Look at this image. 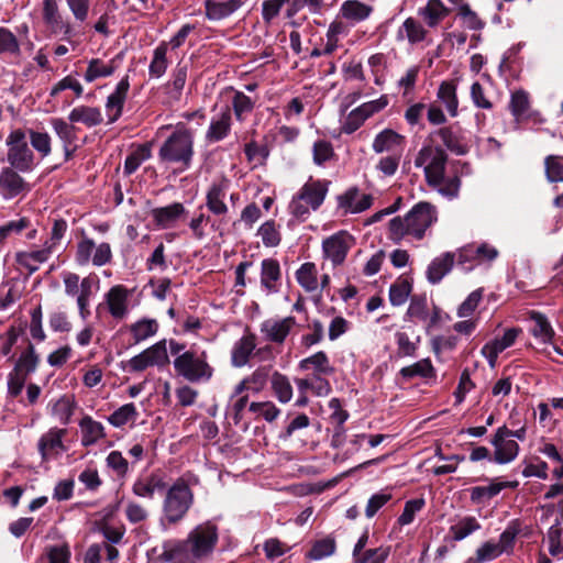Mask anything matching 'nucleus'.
Listing matches in <instances>:
<instances>
[{
    "label": "nucleus",
    "instance_id": "15",
    "mask_svg": "<svg viewBox=\"0 0 563 563\" xmlns=\"http://www.w3.org/2000/svg\"><path fill=\"white\" fill-rule=\"evenodd\" d=\"M130 89L129 76H124L117 85L114 91L108 97L106 109L108 123H114L120 119Z\"/></svg>",
    "mask_w": 563,
    "mask_h": 563
},
{
    "label": "nucleus",
    "instance_id": "23",
    "mask_svg": "<svg viewBox=\"0 0 563 563\" xmlns=\"http://www.w3.org/2000/svg\"><path fill=\"white\" fill-rule=\"evenodd\" d=\"M205 15L209 21H220L229 18L235 11H238L241 5V0H205Z\"/></svg>",
    "mask_w": 563,
    "mask_h": 563
},
{
    "label": "nucleus",
    "instance_id": "13",
    "mask_svg": "<svg viewBox=\"0 0 563 563\" xmlns=\"http://www.w3.org/2000/svg\"><path fill=\"white\" fill-rule=\"evenodd\" d=\"M187 214L188 210L181 202H173L168 206L151 210L153 222L159 229L174 228L176 222L184 219Z\"/></svg>",
    "mask_w": 563,
    "mask_h": 563
},
{
    "label": "nucleus",
    "instance_id": "58",
    "mask_svg": "<svg viewBox=\"0 0 563 563\" xmlns=\"http://www.w3.org/2000/svg\"><path fill=\"white\" fill-rule=\"evenodd\" d=\"M24 328H16L11 325L4 334L0 336L2 340V344L0 346V353L3 356H9V361L14 360V354H12V349L18 342L19 336L23 333Z\"/></svg>",
    "mask_w": 563,
    "mask_h": 563
},
{
    "label": "nucleus",
    "instance_id": "16",
    "mask_svg": "<svg viewBox=\"0 0 563 563\" xmlns=\"http://www.w3.org/2000/svg\"><path fill=\"white\" fill-rule=\"evenodd\" d=\"M329 181L312 180L311 178L298 191L299 200H303L312 210H317L323 203L328 192Z\"/></svg>",
    "mask_w": 563,
    "mask_h": 563
},
{
    "label": "nucleus",
    "instance_id": "14",
    "mask_svg": "<svg viewBox=\"0 0 563 563\" xmlns=\"http://www.w3.org/2000/svg\"><path fill=\"white\" fill-rule=\"evenodd\" d=\"M520 332L519 328L507 329L501 338H495L482 347L481 353L492 367H495L498 355L514 345Z\"/></svg>",
    "mask_w": 563,
    "mask_h": 563
},
{
    "label": "nucleus",
    "instance_id": "1",
    "mask_svg": "<svg viewBox=\"0 0 563 563\" xmlns=\"http://www.w3.org/2000/svg\"><path fill=\"white\" fill-rule=\"evenodd\" d=\"M195 132L184 122H178L174 131L159 146L157 156L163 164L177 165V170H188L195 156Z\"/></svg>",
    "mask_w": 563,
    "mask_h": 563
},
{
    "label": "nucleus",
    "instance_id": "46",
    "mask_svg": "<svg viewBox=\"0 0 563 563\" xmlns=\"http://www.w3.org/2000/svg\"><path fill=\"white\" fill-rule=\"evenodd\" d=\"M438 98L445 104L451 117L457 114L459 100L454 81H442L438 89Z\"/></svg>",
    "mask_w": 563,
    "mask_h": 563
},
{
    "label": "nucleus",
    "instance_id": "30",
    "mask_svg": "<svg viewBox=\"0 0 563 563\" xmlns=\"http://www.w3.org/2000/svg\"><path fill=\"white\" fill-rule=\"evenodd\" d=\"M66 429L51 428L46 433H44L38 440V452L43 461L48 460V452L60 449L63 451L66 450L63 438L66 435Z\"/></svg>",
    "mask_w": 563,
    "mask_h": 563
},
{
    "label": "nucleus",
    "instance_id": "42",
    "mask_svg": "<svg viewBox=\"0 0 563 563\" xmlns=\"http://www.w3.org/2000/svg\"><path fill=\"white\" fill-rule=\"evenodd\" d=\"M318 271L312 262L303 263L296 272L297 283L308 292L318 288Z\"/></svg>",
    "mask_w": 563,
    "mask_h": 563
},
{
    "label": "nucleus",
    "instance_id": "60",
    "mask_svg": "<svg viewBox=\"0 0 563 563\" xmlns=\"http://www.w3.org/2000/svg\"><path fill=\"white\" fill-rule=\"evenodd\" d=\"M258 235H261L262 241L265 246L274 247L280 243V233L276 229V224L274 220H268L264 222L258 229Z\"/></svg>",
    "mask_w": 563,
    "mask_h": 563
},
{
    "label": "nucleus",
    "instance_id": "24",
    "mask_svg": "<svg viewBox=\"0 0 563 563\" xmlns=\"http://www.w3.org/2000/svg\"><path fill=\"white\" fill-rule=\"evenodd\" d=\"M528 319L534 323L530 329V333L542 343L552 344L555 338V331L548 317L540 311L530 310L528 312Z\"/></svg>",
    "mask_w": 563,
    "mask_h": 563
},
{
    "label": "nucleus",
    "instance_id": "29",
    "mask_svg": "<svg viewBox=\"0 0 563 563\" xmlns=\"http://www.w3.org/2000/svg\"><path fill=\"white\" fill-rule=\"evenodd\" d=\"M357 197L358 189L356 187H352L338 197V205L340 208L352 213H360L371 208L373 203L372 195L364 194L361 199L354 203Z\"/></svg>",
    "mask_w": 563,
    "mask_h": 563
},
{
    "label": "nucleus",
    "instance_id": "41",
    "mask_svg": "<svg viewBox=\"0 0 563 563\" xmlns=\"http://www.w3.org/2000/svg\"><path fill=\"white\" fill-rule=\"evenodd\" d=\"M159 324L156 319L143 318L129 327L132 334L134 344H137L151 336H154L158 331Z\"/></svg>",
    "mask_w": 563,
    "mask_h": 563
},
{
    "label": "nucleus",
    "instance_id": "18",
    "mask_svg": "<svg viewBox=\"0 0 563 563\" xmlns=\"http://www.w3.org/2000/svg\"><path fill=\"white\" fill-rule=\"evenodd\" d=\"M232 112L227 106L218 117L211 119L209 129L206 132L208 143H217L224 140L231 132Z\"/></svg>",
    "mask_w": 563,
    "mask_h": 563
},
{
    "label": "nucleus",
    "instance_id": "49",
    "mask_svg": "<svg viewBox=\"0 0 563 563\" xmlns=\"http://www.w3.org/2000/svg\"><path fill=\"white\" fill-rule=\"evenodd\" d=\"M470 499L474 505H483L493 499L500 493V487L496 479L490 481L488 486H474L468 489Z\"/></svg>",
    "mask_w": 563,
    "mask_h": 563
},
{
    "label": "nucleus",
    "instance_id": "32",
    "mask_svg": "<svg viewBox=\"0 0 563 563\" xmlns=\"http://www.w3.org/2000/svg\"><path fill=\"white\" fill-rule=\"evenodd\" d=\"M79 427L81 429V445L85 448L93 445L106 437L102 423L93 420L90 416H84L79 421Z\"/></svg>",
    "mask_w": 563,
    "mask_h": 563
},
{
    "label": "nucleus",
    "instance_id": "22",
    "mask_svg": "<svg viewBox=\"0 0 563 563\" xmlns=\"http://www.w3.org/2000/svg\"><path fill=\"white\" fill-rule=\"evenodd\" d=\"M373 12L374 7L361 0H345L339 10L340 16L353 24L367 20Z\"/></svg>",
    "mask_w": 563,
    "mask_h": 563
},
{
    "label": "nucleus",
    "instance_id": "50",
    "mask_svg": "<svg viewBox=\"0 0 563 563\" xmlns=\"http://www.w3.org/2000/svg\"><path fill=\"white\" fill-rule=\"evenodd\" d=\"M76 408L74 397L63 396L53 406L52 413L58 418L62 424L70 423L71 417Z\"/></svg>",
    "mask_w": 563,
    "mask_h": 563
},
{
    "label": "nucleus",
    "instance_id": "8",
    "mask_svg": "<svg viewBox=\"0 0 563 563\" xmlns=\"http://www.w3.org/2000/svg\"><path fill=\"white\" fill-rule=\"evenodd\" d=\"M165 339L156 342L140 354L130 358L126 363L130 372H143L148 366L163 367L169 364Z\"/></svg>",
    "mask_w": 563,
    "mask_h": 563
},
{
    "label": "nucleus",
    "instance_id": "34",
    "mask_svg": "<svg viewBox=\"0 0 563 563\" xmlns=\"http://www.w3.org/2000/svg\"><path fill=\"white\" fill-rule=\"evenodd\" d=\"M454 264V255L450 252L444 253L440 257H435L428 266L427 279L431 284H438L452 269Z\"/></svg>",
    "mask_w": 563,
    "mask_h": 563
},
{
    "label": "nucleus",
    "instance_id": "12",
    "mask_svg": "<svg viewBox=\"0 0 563 563\" xmlns=\"http://www.w3.org/2000/svg\"><path fill=\"white\" fill-rule=\"evenodd\" d=\"M347 240H353L345 231H341L325 239L322 243L324 255L331 260L334 266L341 265L347 255L350 245Z\"/></svg>",
    "mask_w": 563,
    "mask_h": 563
},
{
    "label": "nucleus",
    "instance_id": "2",
    "mask_svg": "<svg viewBox=\"0 0 563 563\" xmlns=\"http://www.w3.org/2000/svg\"><path fill=\"white\" fill-rule=\"evenodd\" d=\"M448 159L449 155L445 150L441 146H435V152L429 164L424 166L423 172L428 186L452 200L459 197L461 180L457 173L445 178Z\"/></svg>",
    "mask_w": 563,
    "mask_h": 563
},
{
    "label": "nucleus",
    "instance_id": "21",
    "mask_svg": "<svg viewBox=\"0 0 563 563\" xmlns=\"http://www.w3.org/2000/svg\"><path fill=\"white\" fill-rule=\"evenodd\" d=\"M167 483L164 477L152 473L146 477L137 478L132 485V493L141 498L153 499L155 492H164Z\"/></svg>",
    "mask_w": 563,
    "mask_h": 563
},
{
    "label": "nucleus",
    "instance_id": "7",
    "mask_svg": "<svg viewBox=\"0 0 563 563\" xmlns=\"http://www.w3.org/2000/svg\"><path fill=\"white\" fill-rule=\"evenodd\" d=\"M435 207L427 201L416 203L406 214V221L409 227V234L417 240H421L428 228L437 221Z\"/></svg>",
    "mask_w": 563,
    "mask_h": 563
},
{
    "label": "nucleus",
    "instance_id": "59",
    "mask_svg": "<svg viewBox=\"0 0 563 563\" xmlns=\"http://www.w3.org/2000/svg\"><path fill=\"white\" fill-rule=\"evenodd\" d=\"M457 16L462 19L464 26L470 30L481 31L486 25L485 21L482 20L478 14L471 9L468 3L460 5L457 9Z\"/></svg>",
    "mask_w": 563,
    "mask_h": 563
},
{
    "label": "nucleus",
    "instance_id": "25",
    "mask_svg": "<svg viewBox=\"0 0 563 563\" xmlns=\"http://www.w3.org/2000/svg\"><path fill=\"white\" fill-rule=\"evenodd\" d=\"M405 143L406 139L404 135L391 129H385L375 136L372 147L375 153L399 150V153L401 154Z\"/></svg>",
    "mask_w": 563,
    "mask_h": 563
},
{
    "label": "nucleus",
    "instance_id": "5",
    "mask_svg": "<svg viewBox=\"0 0 563 563\" xmlns=\"http://www.w3.org/2000/svg\"><path fill=\"white\" fill-rule=\"evenodd\" d=\"M5 145L8 146L7 161L10 166L21 173H30L34 169L35 155L29 146L25 131L22 129L11 131Z\"/></svg>",
    "mask_w": 563,
    "mask_h": 563
},
{
    "label": "nucleus",
    "instance_id": "40",
    "mask_svg": "<svg viewBox=\"0 0 563 563\" xmlns=\"http://www.w3.org/2000/svg\"><path fill=\"white\" fill-rule=\"evenodd\" d=\"M336 541L332 536H327L322 539L312 542L310 550L305 554L306 559L311 561H319L329 558L335 553Z\"/></svg>",
    "mask_w": 563,
    "mask_h": 563
},
{
    "label": "nucleus",
    "instance_id": "4",
    "mask_svg": "<svg viewBox=\"0 0 563 563\" xmlns=\"http://www.w3.org/2000/svg\"><path fill=\"white\" fill-rule=\"evenodd\" d=\"M174 368L178 376L190 383L209 382L213 376V367L208 362L206 351L186 350L175 357Z\"/></svg>",
    "mask_w": 563,
    "mask_h": 563
},
{
    "label": "nucleus",
    "instance_id": "62",
    "mask_svg": "<svg viewBox=\"0 0 563 563\" xmlns=\"http://www.w3.org/2000/svg\"><path fill=\"white\" fill-rule=\"evenodd\" d=\"M30 143L32 147L37 151L42 157L51 154V136L46 132H37L34 130L29 131Z\"/></svg>",
    "mask_w": 563,
    "mask_h": 563
},
{
    "label": "nucleus",
    "instance_id": "19",
    "mask_svg": "<svg viewBox=\"0 0 563 563\" xmlns=\"http://www.w3.org/2000/svg\"><path fill=\"white\" fill-rule=\"evenodd\" d=\"M282 279L280 264L276 258H265L261 263V285L269 294L279 291Z\"/></svg>",
    "mask_w": 563,
    "mask_h": 563
},
{
    "label": "nucleus",
    "instance_id": "35",
    "mask_svg": "<svg viewBox=\"0 0 563 563\" xmlns=\"http://www.w3.org/2000/svg\"><path fill=\"white\" fill-rule=\"evenodd\" d=\"M68 120L71 123L81 122L88 128H91L102 123L103 118L99 108L79 106L70 111Z\"/></svg>",
    "mask_w": 563,
    "mask_h": 563
},
{
    "label": "nucleus",
    "instance_id": "55",
    "mask_svg": "<svg viewBox=\"0 0 563 563\" xmlns=\"http://www.w3.org/2000/svg\"><path fill=\"white\" fill-rule=\"evenodd\" d=\"M52 126L60 139L64 145L73 144L77 139V128L70 123H67L60 118L52 119Z\"/></svg>",
    "mask_w": 563,
    "mask_h": 563
},
{
    "label": "nucleus",
    "instance_id": "56",
    "mask_svg": "<svg viewBox=\"0 0 563 563\" xmlns=\"http://www.w3.org/2000/svg\"><path fill=\"white\" fill-rule=\"evenodd\" d=\"M530 107L529 95L525 90L515 91L511 95L509 109L511 114L519 121Z\"/></svg>",
    "mask_w": 563,
    "mask_h": 563
},
{
    "label": "nucleus",
    "instance_id": "17",
    "mask_svg": "<svg viewBox=\"0 0 563 563\" xmlns=\"http://www.w3.org/2000/svg\"><path fill=\"white\" fill-rule=\"evenodd\" d=\"M25 341L26 345L14 361L12 371L14 374L19 373L29 377L31 374L37 371L41 364V356L37 353L35 345L29 339H25Z\"/></svg>",
    "mask_w": 563,
    "mask_h": 563
},
{
    "label": "nucleus",
    "instance_id": "33",
    "mask_svg": "<svg viewBox=\"0 0 563 563\" xmlns=\"http://www.w3.org/2000/svg\"><path fill=\"white\" fill-rule=\"evenodd\" d=\"M256 346V336L249 332L235 342L232 350V363L234 366H244Z\"/></svg>",
    "mask_w": 563,
    "mask_h": 563
},
{
    "label": "nucleus",
    "instance_id": "27",
    "mask_svg": "<svg viewBox=\"0 0 563 563\" xmlns=\"http://www.w3.org/2000/svg\"><path fill=\"white\" fill-rule=\"evenodd\" d=\"M129 290L123 285H117L110 288L106 295V300L110 314L115 319H122L128 312Z\"/></svg>",
    "mask_w": 563,
    "mask_h": 563
},
{
    "label": "nucleus",
    "instance_id": "10",
    "mask_svg": "<svg viewBox=\"0 0 563 563\" xmlns=\"http://www.w3.org/2000/svg\"><path fill=\"white\" fill-rule=\"evenodd\" d=\"M433 136H439L443 145L455 155H466L471 150L465 131L461 128L459 122L433 131L430 134V139Z\"/></svg>",
    "mask_w": 563,
    "mask_h": 563
},
{
    "label": "nucleus",
    "instance_id": "47",
    "mask_svg": "<svg viewBox=\"0 0 563 563\" xmlns=\"http://www.w3.org/2000/svg\"><path fill=\"white\" fill-rule=\"evenodd\" d=\"M481 528L482 526L475 517L466 516L459 520L457 523L451 526L449 531L452 533L454 541H461Z\"/></svg>",
    "mask_w": 563,
    "mask_h": 563
},
{
    "label": "nucleus",
    "instance_id": "51",
    "mask_svg": "<svg viewBox=\"0 0 563 563\" xmlns=\"http://www.w3.org/2000/svg\"><path fill=\"white\" fill-rule=\"evenodd\" d=\"M401 30L406 32V37L411 44H417L424 41L428 33L423 25L411 16L404 21L402 26L398 32L399 38H402Z\"/></svg>",
    "mask_w": 563,
    "mask_h": 563
},
{
    "label": "nucleus",
    "instance_id": "28",
    "mask_svg": "<svg viewBox=\"0 0 563 563\" xmlns=\"http://www.w3.org/2000/svg\"><path fill=\"white\" fill-rule=\"evenodd\" d=\"M227 181L213 183L206 195V206L216 216L228 213V206L224 202L227 196Z\"/></svg>",
    "mask_w": 563,
    "mask_h": 563
},
{
    "label": "nucleus",
    "instance_id": "64",
    "mask_svg": "<svg viewBox=\"0 0 563 563\" xmlns=\"http://www.w3.org/2000/svg\"><path fill=\"white\" fill-rule=\"evenodd\" d=\"M389 555L388 548H376L365 550L355 559L356 563H385Z\"/></svg>",
    "mask_w": 563,
    "mask_h": 563
},
{
    "label": "nucleus",
    "instance_id": "48",
    "mask_svg": "<svg viewBox=\"0 0 563 563\" xmlns=\"http://www.w3.org/2000/svg\"><path fill=\"white\" fill-rule=\"evenodd\" d=\"M272 389L276 398L285 404L292 397V387L288 377L279 372H274L271 378Z\"/></svg>",
    "mask_w": 563,
    "mask_h": 563
},
{
    "label": "nucleus",
    "instance_id": "31",
    "mask_svg": "<svg viewBox=\"0 0 563 563\" xmlns=\"http://www.w3.org/2000/svg\"><path fill=\"white\" fill-rule=\"evenodd\" d=\"M298 367L300 371H313V375H331L334 373V367L331 366L329 356L324 351H318L317 353L302 358Z\"/></svg>",
    "mask_w": 563,
    "mask_h": 563
},
{
    "label": "nucleus",
    "instance_id": "38",
    "mask_svg": "<svg viewBox=\"0 0 563 563\" xmlns=\"http://www.w3.org/2000/svg\"><path fill=\"white\" fill-rule=\"evenodd\" d=\"M412 291V278L400 275L389 288V301L393 306L404 305L410 298Z\"/></svg>",
    "mask_w": 563,
    "mask_h": 563
},
{
    "label": "nucleus",
    "instance_id": "52",
    "mask_svg": "<svg viewBox=\"0 0 563 563\" xmlns=\"http://www.w3.org/2000/svg\"><path fill=\"white\" fill-rule=\"evenodd\" d=\"M137 416L139 412L136 410L135 405L133 402H129L114 410L108 417V421L111 426L115 428H122L129 421H134Z\"/></svg>",
    "mask_w": 563,
    "mask_h": 563
},
{
    "label": "nucleus",
    "instance_id": "63",
    "mask_svg": "<svg viewBox=\"0 0 563 563\" xmlns=\"http://www.w3.org/2000/svg\"><path fill=\"white\" fill-rule=\"evenodd\" d=\"M312 154L313 163L321 166L334 156V150L329 141L318 140L313 144Z\"/></svg>",
    "mask_w": 563,
    "mask_h": 563
},
{
    "label": "nucleus",
    "instance_id": "20",
    "mask_svg": "<svg viewBox=\"0 0 563 563\" xmlns=\"http://www.w3.org/2000/svg\"><path fill=\"white\" fill-rule=\"evenodd\" d=\"M296 325L295 317H286L279 321L266 320L261 324V331L266 339L274 343H283L288 336L292 327Z\"/></svg>",
    "mask_w": 563,
    "mask_h": 563
},
{
    "label": "nucleus",
    "instance_id": "54",
    "mask_svg": "<svg viewBox=\"0 0 563 563\" xmlns=\"http://www.w3.org/2000/svg\"><path fill=\"white\" fill-rule=\"evenodd\" d=\"M562 156L548 155L544 158L545 177L549 183H563Z\"/></svg>",
    "mask_w": 563,
    "mask_h": 563
},
{
    "label": "nucleus",
    "instance_id": "6",
    "mask_svg": "<svg viewBox=\"0 0 563 563\" xmlns=\"http://www.w3.org/2000/svg\"><path fill=\"white\" fill-rule=\"evenodd\" d=\"M191 552L195 553L199 562L207 559L213 552L218 540L219 530L216 523L208 520L196 526L187 536Z\"/></svg>",
    "mask_w": 563,
    "mask_h": 563
},
{
    "label": "nucleus",
    "instance_id": "39",
    "mask_svg": "<svg viewBox=\"0 0 563 563\" xmlns=\"http://www.w3.org/2000/svg\"><path fill=\"white\" fill-rule=\"evenodd\" d=\"M406 318L413 322H423L426 324L429 319L428 298L426 294H415L410 296Z\"/></svg>",
    "mask_w": 563,
    "mask_h": 563
},
{
    "label": "nucleus",
    "instance_id": "45",
    "mask_svg": "<svg viewBox=\"0 0 563 563\" xmlns=\"http://www.w3.org/2000/svg\"><path fill=\"white\" fill-rule=\"evenodd\" d=\"M115 71L114 60L104 64L100 58H92L88 63V67L84 75L87 82H92L98 78L112 76Z\"/></svg>",
    "mask_w": 563,
    "mask_h": 563
},
{
    "label": "nucleus",
    "instance_id": "3",
    "mask_svg": "<svg viewBox=\"0 0 563 563\" xmlns=\"http://www.w3.org/2000/svg\"><path fill=\"white\" fill-rule=\"evenodd\" d=\"M163 500V515L169 525L180 522L194 505L195 496L188 481L178 477L172 486L165 489Z\"/></svg>",
    "mask_w": 563,
    "mask_h": 563
},
{
    "label": "nucleus",
    "instance_id": "44",
    "mask_svg": "<svg viewBox=\"0 0 563 563\" xmlns=\"http://www.w3.org/2000/svg\"><path fill=\"white\" fill-rule=\"evenodd\" d=\"M497 255H498V251L495 247H493L486 243H483L476 247L467 246V247L463 249L462 252L460 253V260H461V262L475 261V260L493 261L497 257Z\"/></svg>",
    "mask_w": 563,
    "mask_h": 563
},
{
    "label": "nucleus",
    "instance_id": "9",
    "mask_svg": "<svg viewBox=\"0 0 563 563\" xmlns=\"http://www.w3.org/2000/svg\"><path fill=\"white\" fill-rule=\"evenodd\" d=\"M157 561L161 563H199L195 553L191 552L187 538L164 541Z\"/></svg>",
    "mask_w": 563,
    "mask_h": 563
},
{
    "label": "nucleus",
    "instance_id": "26",
    "mask_svg": "<svg viewBox=\"0 0 563 563\" xmlns=\"http://www.w3.org/2000/svg\"><path fill=\"white\" fill-rule=\"evenodd\" d=\"M492 445L495 448L493 454V462L496 464H508L512 462L519 453V444L507 437H503V440L496 441V433L490 440Z\"/></svg>",
    "mask_w": 563,
    "mask_h": 563
},
{
    "label": "nucleus",
    "instance_id": "36",
    "mask_svg": "<svg viewBox=\"0 0 563 563\" xmlns=\"http://www.w3.org/2000/svg\"><path fill=\"white\" fill-rule=\"evenodd\" d=\"M451 12L441 0H428L424 8L419 10V14L424 19L430 27H435Z\"/></svg>",
    "mask_w": 563,
    "mask_h": 563
},
{
    "label": "nucleus",
    "instance_id": "11",
    "mask_svg": "<svg viewBox=\"0 0 563 563\" xmlns=\"http://www.w3.org/2000/svg\"><path fill=\"white\" fill-rule=\"evenodd\" d=\"M13 166L3 167L0 172V195L4 199H12L31 190V185L19 174Z\"/></svg>",
    "mask_w": 563,
    "mask_h": 563
},
{
    "label": "nucleus",
    "instance_id": "37",
    "mask_svg": "<svg viewBox=\"0 0 563 563\" xmlns=\"http://www.w3.org/2000/svg\"><path fill=\"white\" fill-rule=\"evenodd\" d=\"M399 375L410 380L415 377H421L426 379L435 378L437 372L432 362L429 357L422 358L411 365L405 366L399 371Z\"/></svg>",
    "mask_w": 563,
    "mask_h": 563
},
{
    "label": "nucleus",
    "instance_id": "57",
    "mask_svg": "<svg viewBox=\"0 0 563 563\" xmlns=\"http://www.w3.org/2000/svg\"><path fill=\"white\" fill-rule=\"evenodd\" d=\"M395 340L398 346L397 355L399 357H415L417 355L420 336L417 338L416 342H412L406 332L398 331L395 333Z\"/></svg>",
    "mask_w": 563,
    "mask_h": 563
},
{
    "label": "nucleus",
    "instance_id": "43",
    "mask_svg": "<svg viewBox=\"0 0 563 563\" xmlns=\"http://www.w3.org/2000/svg\"><path fill=\"white\" fill-rule=\"evenodd\" d=\"M167 43L162 42L153 52V58L148 66V75L151 78H161L168 67Z\"/></svg>",
    "mask_w": 563,
    "mask_h": 563
},
{
    "label": "nucleus",
    "instance_id": "53",
    "mask_svg": "<svg viewBox=\"0 0 563 563\" xmlns=\"http://www.w3.org/2000/svg\"><path fill=\"white\" fill-rule=\"evenodd\" d=\"M255 102L244 92L235 90L232 98V110L238 121L242 122L245 114H250L254 110Z\"/></svg>",
    "mask_w": 563,
    "mask_h": 563
},
{
    "label": "nucleus",
    "instance_id": "61",
    "mask_svg": "<svg viewBox=\"0 0 563 563\" xmlns=\"http://www.w3.org/2000/svg\"><path fill=\"white\" fill-rule=\"evenodd\" d=\"M562 532L561 521L558 518L548 531L549 553L552 556H559L563 551V544L561 542Z\"/></svg>",
    "mask_w": 563,
    "mask_h": 563
}]
</instances>
